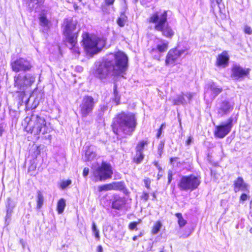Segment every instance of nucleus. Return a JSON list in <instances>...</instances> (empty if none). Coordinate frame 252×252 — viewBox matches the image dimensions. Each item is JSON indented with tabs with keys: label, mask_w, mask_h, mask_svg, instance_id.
<instances>
[{
	"label": "nucleus",
	"mask_w": 252,
	"mask_h": 252,
	"mask_svg": "<svg viewBox=\"0 0 252 252\" xmlns=\"http://www.w3.org/2000/svg\"><path fill=\"white\" fill-rule=\"evenodd\" d=\"M233 119L230 117L226 123H223L216 126L215 135L220 138L225 137L231 130L232 127Z\"/></svg>",
	"instance_id": "obj_14"
},
{
	"label": "nucleus",
	"mask_w": 252,
	"mask_h": 252,
	"mask_svg": "<svg viewBox=\"0 0 252 252\" xmlns=\"http://www.w3.org/2000/svg\"><path fill=\"white\" fill-rule=\"evenodd\" d=\"M35 79V75L32 73H27L24 75L17 74L14 78V87L25 94L34 83Z\"/></svg>",
	"instance_id": "obj_5"
},
{
	"label": "nucleus",
	"mask_w": 252,
	"mask_h": 252,
	"mask_svg": "<svg viewBox=\"0 0 252 252\" xmlns=\"http://www.w3.org/2000/svg\"><path fill=\"white\" fill-rule=\"evenodd\" d=\"M108 110V106L107 104H101L99 106V115L100 116H101L103 115V114L106 112Z\"/></svg>",
	"instance_id": "obj_37"
},
{
	"label": "nucleus",
	"mask_w": 252,
	"mask_h": 252,
	"mask_svg": "<svg viewBox=\"0 0 252 252\" xmlns=\"http://www.w3.org/2000/svg\"><path fill=\"white\" fill-rule=\"evenodd\" d=\"M77 22L72 19H66L63 23V34L68 43H73L78 36L76 31Z\"/></svg>",
	"instance_id": "obj_7"
},
{
	"label": "nucleus",
	"mask_w": 252,
	"mask_h": 252,
	"mask_svg": "<svg viewBox=\"0 0 252 252\" xmlns=\"http://www.w3.org/2000/svg\"><path fill=\"white\" fill-rule=\"evenodd\" d=\"M159 252H164L163 251H160Z\"/></svg>",
	"instance_id": "obj_63"
},
{
	"label": "nucleus",
	"mask_w": 252,
	"mask_h": 252,
	"mask_svg": "<svg viewBox=\"0 0 252 252\" xmlns=\"http://www.w3.org/2000/svg\"><path fill=\"white\" fill-rule=\"evenodd\" d=\"M156 30L161 32L163 36L169 38H171L175 33L174 30L167 23L162 26L161 29Z\"/></svg>",
	"instance_id": "obj_20"
},
{
	"label": "nucleus",
	"mask_w": 252,
	"mask_h": 252,
	"mask_svg": "<svg viewBox=\"0 0 252 252\" xmlns=\"http://www.w3.org/2000/svg\"><path fill=\"white\" fill-rule=\"evenodd\" d=\"M193 141V137L192 136H189L186 141V145H189Z\"/></svg>",
	"instance_id": "obj_51"
},
{
	"label": "nucleus",
	"mask_w": 252,
	"mask_h": 252,
	"mask_svg": "<svg viewBox=\"0 0 252 252\" xmlns=\"http://www.w3.org/2000/svg\"><path fill=\"white\" fill-rule=\"evenodd\" d=\"M93 231L94 233L95 237L97 239L99 240L100 236L99 234V230L96 228V225L94 223H93Z\"/></svg>",
	"instance_id": "obj_38"
},
{
	"label": "nucleus",
	"mask_w": 252,
	"mask_h": 252,
	"mask_svg": "<svg viewBox=\"0 0 252 252\" xmlns=\"http://www.w3.org/2000/svg\"><path fill=\"white\" fill-rule=\"evenodd\" d=\"M10 65L12 70L16 72L22 71H28L32 67L30 61L23 58H20L12 61L10 63Z\"/></svg>",
	"instance_id": "obj_12"
},
{
	"label": "nucleus",
	"mask_w": 252,
	"mask_h": 252,
	"mask_svg": "<svg viewBox=\"0 0 252 252\" xmlns=\"http://www.w3.org/2000/svg\"><path fill=\"white\" fill-rule=\"evenodd\" d=\"M200 184V179L194 175L182 176L179 180L177 186L181 191H192L196 189Z\"/></svg>",
	"instance_id": "obj_6"
},
{
	"label": "nucleus",
	"mask_w": 252,
	"mask_h": 252,
	"mask_svg": "<svg viewBox=\"0 0 252 252\" xmlns=\"http://www.w3.org/2000/svg\"><path fill=\"white\" fill-rule=\"evenodd\" d=\"M187 51L186 49H180L179 47L170 49L166 57L165 63L166 65L174 64L178 59Z\"/></svg>",
	"instance_id": "obj_13"
},
{
	"label": "nucleus",
	"mask_w": 252,
	"mask_h": 252,
	"mask_svg": "<svg viewBox=\"0 0 252 252\" xmlns=\"http://www.w3.org/2000/svg\"><path fill=\"white\" fill-rule=\"evenodd\" d=\"M229 56L228 52L223 51L217 58L216 64L218 67H226L228 65Z\"/></svg>",
	"instance_id": "obj_17"
},
{
	"label": "nucleus",
	"mask_w": 252,
	"mask_h": 252,
	"mask_svg": "<svg viewBox=\"0 0 252 252\" xmlns=\"http://www.w3.org/2000/svg\"><path fill=\"white\" fill-rule=\"evenodd\" d=\"M158 179H159L160 178V177H161L162 176V174H160L159 173H158Z\"/></svg>",
	"instance_id": "obj_58"
},
{
	"label": "nucleus",
	"mask_w": 252,
	"mask_h": 252,
	"mask_svg": "<svg viewBox=\"0 0 252 252\" xmlns=\"http://www.w3.org/2000/svg\"><path fill=\"white\" fill-rule=\"evenodd\" d=\"M248 195L246 193H243L240 196V200L245 201L248 199Z\"/></svg>",
	"instance_id": "obj_49"
},
{
	"label": "nucleus",
	"mask_w": 252,
	"mask_h": 252,
	"mask_svg": "<svg viewBox=\"0 0 252 252\" xmlns=\"http://www.w3.org/2000/svg\"><path fill=\"white\" fill-rule=\"evenodd\" d=\"M140 221H138V222L133 221V222L130 223L129 224V228L130 230H133L134 229H135L136 228L137 223H138Z\"/></svg>",
	"instance_id": "obj_42"
},
{
	"label": "nucleus",
	"mask_w": 252,
	"mask_h": 252,
	"mask_svg": "<svg viewBox=\"0 0 252 252\" xmlns=\"http://www.w3.org/2000/svg\"><path fill=\"white\" fill-rule=\"evenodd\" d=\"M81 1V0H72V3L73 5V7L75 10L78 9V4L80 3Z\"/></svg>",
	"instance_id": "obj_41"
},
{
	"label": "nucleus",
	"mask_w": 252,
	"mask_h": 252,
	"mask_svg": "<svg viewBox=\"0 0 252 252\" xmlns=\"http://www.w3.org/2000/svg\"><path fill=\"white\" fill-rule=\"evenodd\" d=\"M164 143L163 142H160L158 145V153L160 155H161L162 151L164 147Z\"/></svg>",
	"instance_id": "obj_40"
},
{
	"label": "nucleus",
	"mask_w": 252,
	"mask_h": 252,
	"mask_svg": "<svg viewBox=\"0 0 252 252\" xmlns=\"http://www.w3.org/2000/svg\"><path fill=\"white\" fill-rule=\"evenodd\" d=\"M155 165L156 166V167H157L158 168V169L159 170V171L160 170H161V168L159 166V165H158V162H155Z\"/></svg>",
	"instance_id": "obj_56"
},
{
	"label": "nucleus",
	"mask_w": 252,
	"mask_h": 252,
	"mask_svg": "<svg viewBox=\"0 0 252 252\" xmlns=\"http://www.w3.org/2000/svg\"><path fill=\"white\" fill-rule=\"evenodd\" d=\"M206 91L205 92V97L210 93L211 98L214 99L219 94H220L222 89L217 86L214 82H210L206 86Z\"/></svg>",
	"instance_id": "obj_15"
},
{
	"label": "nucleus",
	"mask_w": 252,
	"mask_h": 252,
	"mask_svg": "<svg viewBox=\"0 0 252 252\" xmlns=\"http://www.w3.org/2000/svg\"><path fill=\"white\" fill-rule=\"evenodd\" d=\"M39 23L41 26L44 27L47 29L49 28L50 22L44 15L40 16Z\"/></svg>",
	"instance_id": "obj_26"
},
{
	"label": "nucleus",
	"mask_w": 252,
	"mask_h": 252,
	"mask_svg": "<svg viewBox=\"0 0 252 252\" xmlns=\"http://www.w3.org/2000/svg\"><path fill=\"white\" fill-rule=\"evenodd\" d=\"M165 127V125L164 124H162L160 126V127L159 128V129H158V132L157 133V137L158 138H159L161 134V132H162V129L163 127Z\"/></svg>",
	"instance_id": "obj_45"
},
{
	"label": "nucleus",
	"mask_w": 252,
	"mask_h": 252,
	"mask_svg": "<svg viewBox=\"0 0 252 252\" xmlns=\"http://www.w3.org/2000/svg\"><path fill=\"white\" fill-rule=\"evenodd\" d=\"M143 235V232H140V234L138 235V236H134L132 238V240L133 241H135L138 237H141V236H142Z\"/></svg>",
	"instance_id": "obj_52"
},
{
	"label": "nucleus",
	"mask_w": 252,
	"mask_h": 252,
	"mask_svg": "<svg viewBox=\"0 0 252 252\" xmlns=\"http://www.w3.org/2000/svg\"><path fill=\"white\" fill-rule=\"evenodd\" d=\"M250 72L249 68H243L239 65H234L232 68L231 77L236 80H239L247 76Z\"/></svg>",
	"instance_id": "obj_16"
},
{
	"label": "nucleus",
	"mask_w": 252,
	"mask_h": 252,
	"mask_svg": "<svg viewBox=\"0 0 252 252\" xmlns=\"http://www.w3.org/2000/svg\"><path fill=\"white\" fill-rule=\"evenodd\" d=\"M167 11L159 10L153 13L148 18L150 23L155 24V29L160 30L162 26L167 23Z\"/></svg>",
	"instance_id": "obj_10"
},
{
	"label": "nucleus",
	"mask_w": 252,
	"mask_h": 252,
	"mask_svg": "<svg viewBox=\"0 0 252 252\" xmlns=\"http://www.w3.org/2000/svg\"><path fill=\"white\" fill-rule=\"evenodd\" d=\"M169 100L174 105H185L187 103V101L185 100L183 94L177 95L175 97H170Z\"/></svg>",
	"instance_id": "obj_21"
},
{
	"label": "nucleus",
	"mask_w": 252,
	"mask_h": 252,
	"mask_svg": "<svg viewBox=\"0 0 252 252\" xmlns=\"http://www.w3.org/2000/svg\"><path fill=\"white\" fill-rule=\"evenodd\" d=\"M65 206V200L64 199H61L57 203V211L59 214H61L64 211Z\"/></svg>",
	"instance_id": "obj_31"
},
{
	"label": "nucleus",
	"mask_w": 252,
	"mask_h": 252,
	"mask_svg": "<svg viewBox=\"0 0 252 252\" xmlns=\"http://www.w3.org/2000/svg\"><path fill=\"white\" fill-rule=\"evenodd\" d=\"M168 46V42L165 40L160 39L159 43L157 44L156 48H153L152 51L158 50L159 52L162 53L165 52Z\"/></svg>",
	"instance_id": "obj_23"
},
{
	"label": "nucleus",
	"mask_w": 252,
	"mask_h": 252,
	"mask_svg": "<svg viewBox=\"0 0 252 252\" xmlns=\"http://www.w3.org/2000/svg\"><path fill=\"white\" fill-rule=\"evenodd\" d=\"M144 157V155L143 154V152H137L136 151V155L134 158V161L136 163H140L143 159Z\"/></svg>",
	"instance_id": "obj_33"
},
{
	"label": "nucleus",
	"mask_w": 252,
	"mask_h": 252,
	"mask_svg": "<svg viewBox=\"0 0 252 252\" xmlns=\"http://www.w3.org/2000/svg\"><path fill=\"white\" fill-rule=\"evenodd\" d=\"M135 2H136L138 0H134Z\"/></svg>",
	"instance_id": "obj_61"
},
{
	"label": "nucleus",
	"mask_w": 252,
	"mask_h": 252,
	"mask_svg": "<svg viewBox=\"0 0 252 252\" xmlns=\"http://www.w3.org/2000/svg\"><path fill=\"white\" fill-rule=\"evenodd\" d=\"M127 62L128 58L124 52L110 53L96 67L94 75L101 80L109 75H120L127 69Z\"/></svg>",
	"instance_id": "obj_1"
},
{
	"label": "nucleus",
	"mask_w": 252,
	"mask_h": 252,
	"mask_svg": "<svg viewBox=\"0 0 252 252\" xmlns=\"http://www.w3.org/2000/svg\"><path fill=\"white\" fill-rule=\"evenodd\" d=\"M120 183H113L112 184H106L98 187V191H107L112 189H117L120 187Z\"/></svg>",
	"instance_id": "obj_22"
},
{
	"label": "nucleus",
	"mask_w": 252,
	"mask_h": 252,
	"mask_svg": "<svg viewBox=\"0 0 252 252\" xmlns=\"http://www.w3.org/2000/svg\"><path fill=\"white\" fill-rule=\"evenodd\" d=\"M3 128L2 126H0V136L2 135V132H3Z\"/></svg>",
	"instance_id": "obj_57"
},
{
	"label": "nucleus",
	"mask_w": 252,
	"mask_h": 252,
	"mask_svg": "<svg viewBox=\"0 0 252 252\" xmlns=\"http://www.w3.org/2000/svg\"><path fill=\"white\" fill-rule=\"evenodd\" d=\"M47 138L50 140L51 139V135H48Z\"/></svg>",
	"instance_id": "obj_60"
},
{
	"label": "nucleus",
	"mask_w": 252,
	"mask_h": 252,
	"mask_svg": "<svg viewBox=\"0 0 252 252\" xmlns=\"http://www.w3.org/2000/svg\"><path fill=\"white\" fill-rule=\"evenodd\" d=\"M144 183H145V187L147 189H149L150 188V183H151L150 180L149 178L145 179L144 180Z\"/></svg>",
	"instance_id": "obj_46"
},
{
	"label": "nucleus",
	"mask_w": 252,
	"mask_h": 252,
	"mask_svg": "<svg viewBox=\"0 0 252 252\" xmlns=\"http://www.w3.org/2000/svg\"><path fill=\"white\" fill-rule=\"evenodd\" d=\"M244 32L246 33L251 34L252 33V30L249 26H246L244 28Z\"/></svg>",
	"instance_id": "obj_43"
},
{
	"label": "nucleus",
	"mask_w": 252,
	"mask_h": 252,
	"mask_svg": "<svg viewBox=\"0 0 252 252\" xmlns=\"http://www.w3.org/2000/svg\"><path fill=\"white\" fill-rule=\"evenodd\" d=\"M175 159H176V158H170L171 162H172Z\"/></svg>",
	"instance_id": "obj_59"
},
{
	"label": "nucleus",
	"mask_w": 252,
	"mask_h": 252,
	"mask_svg": "<svg viewBox=\"0 0 252 252\" xmlns=\"http://www.w3.org/2000/svg\"><path fill=\"white\" fill-rule=\"evenodd\" d=\"M26 121H28L26 130L34 136H38L39 134H45L51 131V128L43 117L38 115H32L31 118L27 117ZM39 137L37 136V138Z\"/></svg>",
	"instance_id": "obj_3"
},
{
	"label": "nucleus",
	"mask_w": 252,
	"mask_h": 252,
	"mask_svg": "<svg viewBox=\"0 0 252 252\" xmlns=\"http://www.w3.org/2000/svg\"><path fill=\"white\" fill-rule=\"evenodd\" d=\"M172 172L169 170L168 172V184H169L172 180Z\"/></svg>",
	"instance_id": "obj_44"
},
{
	"label": "nucleus",
	"mask_w": 252,
	"mask_h": 252,
	"mask_svg": "<svg viewBox=\"0 0 252 252\" xmlns=\"http://www.w3.org/2000/svg\"><path fill=\"white\" fill-rule=\"evenodd\" d=\"M222 0H210L211 2L212 7L215 6L216 4L218 5V7L220 9V4Z\"/></svg>",
	"instance_id": "obj_39"
},
{
	"label": "nucleus",
	"mask_w": 252,
	"mask_h": 252,
	"mask_svg": "<svg viewBox=\"0 0 252 252\" xmlns=\"http://www.w3.org/2000/svg\"><path fill=\"white\" fill-rule=\"evenodd\" d=\"M176 216L178 219V220H181V219H182V215L181 213H177L176 214Z\"/></svg>",
	"instance_id": "obj_53"
},
{
	"label": "nucleus",
	"mask_w": 252,
	"mask_h": 252,
	"mask_svg": "<svg viewBox=\"0 0 252 252\" xmlns=\"http://www.w3.org/2000/svg\"><path fill=\"white\" fill-rule=\"evenodd\" d=\"M162 226L160 221H157L152 227L151 233L153 235L157 234Z\"/></svg>",
	"instance_id": "obj_32"
},
{
	"label": "nucleus",
	"mask_w": 252,
	"mask_h": 252,
	"mask_svg": "<svg viewBox=\"0 0 252 252\" xmlns=\"http://www.w3.org/2000/svg\"><path fill=\"white\" fill-rule=\"evenodd\" d=\"M96 103V101L92 96L85 95L79 106V112L81 116L83 118L87 117L93 111Z\"/></svg>",
	"instance_id": "obj_8"
},
{
	"label": "nucleus",
	"mask_w": 252,
	"mask_h": 252,
	"mask_svg": "<svg viewBox=\"0 0 252 252\" xmlns=\"http://www.w3.org/2000/svg\"><path fill=\"white\" fill-rule=\"evenodd\" d=\"M125 204V200L120 197H115L112 203V207L118 210L122 209Z\"/></svg>",
	"instance_id": "obj_24"
},
{
	"label": "nucleus",
	"mask_w": 252,
	"mask_h": 252,
	"mask_svg": "<svg viewBox=\"0 0 252 252\" xmlns=\"http://www.w3.org/2000/svg\"><path fill=\"white\" fill-rule=\"evenodd\" d=\"M136 125V119L133 113L122 112L114 118L112 128L113 132L118 135H130L135 130Z\"/></svg>",
	"instance_id": "obj_2"
},
{
	"label": "nucleus",
	"mask_w": 252,
	"mask_h": 252,
	"mask_svg": "<svg viewBox=\"0 0 252 252\" xmlns=\"http://www.w3.org/2000/svg\"><path fill=\"white\" fill-rule=\"evenodd\" d=\"M70 180L63 181L60 184V187L62 189H64L71 184Z\"/></svg>",
	"instance_id": "obj_36"
},
{
	"label": "nucleus",
	"mask_w": 252,
	"mask_h": 252,
	"mask_svg": "<svg viewBox=\"0 0 252 252\" xmlns=\"http://www.w3.org/2000/svg\"><path fill=\"white\" fill-rule=\"evenodd\" d=\"M127 21V17L124 13H121L120 17L117 20V24L121 27L125 26Z\"/></svg>",
	"instance_id": "obj_30"
},
{
	"label": "nucleus",
	"mask_w": 252,
	"mask_h": 252,
	"mask_svg": "<svg viewBox=\"0 0 252 252\" xmlns=\"http://www.w3.org/2000/svg\"><path fill=\"white\" fill-rule=\"evenodd\" d=\"M184 95H185L187 97L188 100L190 101L193 96V94L190 93H187L186 94H184Z\"/></svg>",
	"instance_id": "obj_50"
},
{
	"label": "nucleus",
	"mask_w": 252,
	"mask_h": 252,
	"mask_svg": "<svg viewBox=\"0 0 252 252\" xmlns=\"http://www.w3.org/2000/svg\"><path fill=\"white\" fill-rule=\"evenodd\" d=\"M101 9L103 13L106 14H109L114 11L113 6L108 5L105 3L102 4Z\"/></svg>",
	"instance_id": "obj_28"
},
{
	"label": "nucleus",
	"mask_w": 252,
	"mask_h": 252,
	"mask_svg": "<svg viewBox=\"0 0 252 252\" xmlns=\"http://www.w3.org/2000/svg\"><path fill=\"white\" fill-rule=\"evenodd\" d=\"M113 171L111 165L105 162H102L100 166L94 171L95 181H103L111 178Z\"/></svg>",
	"instance_id": "obj_9"
},
{
	"label": "nucleus",
	"mask_w": 252,
	"mask_h": 252,
	"mask_svg": "<svg viewBox=\"0 0 252 252\" xmlns=\"http://www.w3.org/2000/svg\"><path fill=\"white\" fill-rule=\"evenodd\" d=\"M178 222H179V225L180 227H182V226H184L187 222V221H178Z\"/></svg>",
	"instance_id": "obj_54"
},
{
	"label": "nucleus",
	"mask_w": 252,
	"mask_h": 252,
	"mask_svg": "<svg viewBox=\"0 0 252 252\" xmlns=\"http://www.w3.org/2000/svg\"><path fill=\"white\" fill-rule=\"evenodd\" d=\"M89 169L87 167H85L84 168L83 172V175L84 177H86L89 174Z\"/></svg>",
	"instance_id": "obj_48"
},
{
	"label": "nucleus",
	"mask_w": 252,
	"mask_h": 252,
	"mask_svg": "<svg viewBox=\"0 0 252 252\" xmlns=\"http://www.w3.org/2000/svg\"><path fill=\"white\" fill-rule=\"evenodd\" d=\"M115 0H104L105 4H106L108 5L113 6V3Z\"/></svg>",
	"instance_id": "obj_47"
},
{
	"label": "nucleus",
	"mask_w": 252,
	"mask_h": 252,
	"mask_svg": "<svg viewBox=\"0 0 252 252\" xmlns=\"http://www.w3.org/2000/svg\"><path fill=\"white\" fill-rule=\"evenodd\" d=\"M77 43V39H75V41L73 43H69L71 47L70 48L72 52L75 54H76L77 55H79L80 53L79 52V48L78 46H76Z\"/></svg>",
	"instance_id": "obj_35"
},
{
	"label": "nucleus",
	"mask_w": 252,
	"mask_h": 252,
	"mask_svg": "<svg viewBox=\"0 0 252 252\" xmlns=\"http://www.w3.org/2000/svg\"><path fill=\"white\" fill-rule=\"evenodd\" d=\"M85 150L84 159L85 161H92L96 158V154L95 147L93 146H86Z\"/></svg>",
	"instance_id": "obj_19"
},
{
	"label": "nucleus",
	"mask_w": 252,
	"mask_h": 252,
	"mask_svg": "<svg viewBox=\"0 0 252 252\" xmlns=\"http://www.w3.org/2000/svg\"><path fill=\"white\" fill-rule=\"evenodd\" d=\"M233 185L235 192L239 191H248V186L242 177H239L234 181Z\"/></svg>",
	"instance_id": "obj_18"
},
{
	"label": "nucleus",
	"mask_w": 252,
	"mask_h": 252,
	"mask_svg": "<svg viewBox=\"0 0 252 252\" xmlns=\"http://www.w3.org/2000/svg\"><path fill=\"white\" fill-rule=\"evenodd\" d=\"M250 231H251V232H252V228H251V229H250Z\"/></svg>",
	"instance_id": "obj_62"
},
{
	"label": "nucleus",
	"mask_w": 252,
	"mask_h": 252,
	"mask_svg": "<svg viewBox=\"0 0 252 252\" xmlns=\"http://www.w3.org/2000/svg\"><path fill=\"white\" fill-rule=\"evenodd\" d=\"M113 94V100L115 102L116 104L118 105L119 104V102L120 100V95H119V93L117 91V85L116 84H115L114 85Z\"/></svg>",
	"instance_id": "obj_29"
},
{
	"label": "nucleus",
	"mask_w": 252,
	"mask_h": 252,
	"mask_svg": "<svg viewBox=\"0 0 252 252\" xmlns=\"http://www.w3.org/2000/svg\"><path fill=\"white\" fill-rule=\"evenodd\" d=\"M14 207V205L12 201L10 199H8L7 200V203L6 205L7 207V215H6V220L9 219V216L11 215L12 209Z\"/></svg>",
	"instance_id": "obj_27"
},
{
	"label": "nucleus",
	"mask_w": 252,
	"mask_h": 252,
	"mask_svg": "<svg viewBox=\"0 0 252 252\" xmlns=\"http://www.w3.org/2000/svg\"><path fill=\"white\" fill-rule=\"evenodd\" d=\"M149 141L148 138L140 141L136 147V151L137 152H143V150L144 149L145 147L149 144Z\"/></svg>",
	"instance_id": "obj_25"
},
{
	"label": "nucleus",
	"mask_w": 252,
	"mask_h": 252,
	"mask_svg": "<svg viewBox=\"0 0 252 252\" xmlns=\"http://www.w3.org/2000/svg\"><path fill=\"white\" fill-rule=\"evenodd\" d=\"M97 252H102V247L101 246L99 245L97 248Z\"/></svg>",
	"instance_id": "obj_55"
},
{
	"label": "nucleus",
	"mask_w": 252,
	"mask_h": 252,
	"mask_svg": "<svg viewBox=\"0 0 252 252\" xmlns=\"http://www.w3.org/2000/svg\"><path fill=\"white\" fill-rule=\"evenodd\" d=\"M83 42L87 53L90 56L98 53L105 45V41L96 36H89L88 33L82 35Z\"/></svg>",
	"instance_id": "obj_4"
},
{
	"label": "nucleus",
	"mask_w": 252,
	"mask_h": 252,
	"mask_svg": "<svg viewBox=\"0 0 252 252\" xmlns=\"http://www.w3.org/2000/svg\"><path fill=\"white\" fill-rule=\"evenodd\" d=\"M44 201L43 196L40 191H38L37 192V208H40Z\"/></svg>",
	"instance_id": "obj_34"
},
{
	"label": "nucleus",
	"mask_w": 252,
	"mask_h": 252,
	"mask_svg": "<svg viewBox=\"0 0 252 252\" xmlns=\"http://www.w3.org/2000/svg\"><path fill=\"white\" fill-rule=\"evenodd\" d=\"M234 108V104L228 99L219 100L216 104V111L220 117H223L229 114Z\"/></svg>",
	"instance_id": "obj_11"
}]
</instances>
